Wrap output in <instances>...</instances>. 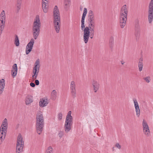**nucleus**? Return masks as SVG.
I'll use <instances>...</instances> for the list:
<instances>
[{"label":"nucleus","instance_id":"nucleus-36","mask_svg":"<svg viewBox=\"0 0 153 153\" xmlns=\"http://www.w3.org/2000/svg\"><path fill=\"white\" fill-rule=\"evenodd\" d=\"M144 80H145L147 82L149 83L150 82L151 80L150 77L149 76H148L143 78Z\"/></svg>","mask_w":153,"mask_h":153},{"label":"nucleus","instance_id":"nucleus-23","mask_svg":"<svg viewBox=\"0 0 153 153\" xmlns=\"http://www.w3.org/2000/svg\"><path fill=\"white\" fill-rule=\"evenodd\" d=\"M36 125V130L37 132L39 134H40L43 130V128L44 127V125Z\"/></svg>","mask_w":153,"mask_h":153},{"label":"nucleus","instance_id":"nucleus-54","mask_svg":"<svg viewBox=\"0 0 153 153\" xmlns=\"http://www.w3.org/2000/svg\"><path fill=\"white\" fill-rule=\"evenodd\" d=\"M120 62H121V64H122V65L124 64L125 63V62L124 61H120Z\"/></svg>","mask_w":153,"mask_h":153},{"label":"nucleus","instance_id":"nucleus-29","mask_svg":"<svg viewBox=\"0 0 153 153\" xmlns=\"http://www.w3.org/2000/svg\"><path fill=\"white\" fill-rule=\"evenodd\" d=\"M72 125H65L64 129L66 132H69L71 129Z\"/></svg>","mask_w":153,"mask_h":153},{"label":"nucleus","instance_id":"nucleus-50","mask_svg":"<svg viewBox=\"0 0 153 153\" xmlns=\"http://www.w3.org/2000/svg\"><path fill=\"white\" fill-rule=\"evenodd\" d=\"M30 86L32 87H34L35 86V84L33 82H31L30 83Z\"/></svg>","mask_w":153,"mask_h":153},{"label":"nucleus","instance_id":"nucleus-41","mask_svg":"<svg viewBox=\"0 0 153 153\" xmlns=\"http://www.w3.org/2000/svg\"><path fill=\"white\" fill-rule=\"evenodd\" d=\"M38 73H33L34 74L32 76L33 78V79H36L37 78V77L38 76Z\"/></svg>","mask_w":153,"mask_h":153},{"label":"nucleus","instance_id":"nucleus-43","mask_svg":"<svg viewBox=\"0 0 153 153\" xmlns=\"http://www.w3.org/2000/svg\"><path fill=\"white\" fill-rule=\"evenodd\" d=\"M21 5H16L17 13H18L21 8Z\"/></svg>","mask_w":153,"mask_h":153},{"label":"nucleus","instance_id":"nucleus-47","mask_svg":"<svg viewBox=\"0 0 153 153\" xmlns=\"http://www.w3.org/2000/svg\"><path fill=\"white\" fill-rule=\"evenodd\" d=\"M71 111H69L67 115L66 116V117H67V118H68V117H72L71 115Z\"/></svg>","mask_w":153,"mask_h":153},{"label":"nucleus","instance_id":"nucleus-25","mask_svg":"<svg viewBox=\"0 0 153 153\" xmlns=\"http://www.w3.org/2000/svg\"><path fill=\"white\" fill-rule=\"evenodd\" d=\"M72 123V117H71L68 118L66 117L65 123V124H71Z\"/></svg>","mask_w":153,"mask_h":153},{"label":"nucleus","instance_id":"nucleus-19","mask_svg":"<svg viewBox=\"0 0 153 153\" xmlns=\"http://www.w3.org/2000/svg\"><path fill=\"white\" fill-rule=\"evenodd\" d=\"M5 16L4 11H2L0 15V21L1 22V24H4L5 22Z\"/></svg>","mask_w":153,"mask_h":153},{"label":"nucleus","instance_id":"nucleus-30","mask_svg":"<svg viewBox=\"0 0 153 153\" xmlns=\"http://www.w3.org/2000/svg\"><path fill=\"white\" fill-rule=\"evenodd\" d=\"M86 28H88L90 31V34H91L94 35V28H91V27H86L83 30H85Z\"/></svg>","mask_w":153,"mask_h":153},{"label":"nucleus","instance_id":"nucleus-27","mask_svg":"<svg viewBox=\"0 0 153 153\" xmlns=\"http://www.w3.org/2000/svg\"><path fill=\"white\" fill-rule=\"evenodd\" d=\"M14 44L16 46H18L19 45V38L17 35H16L14 40Z\"/></svg>","mask_w":153,"mask_h":153},{"label":"nucleus","instance_id":"nucleus-9","mask_svg":"<svg viewBox=\"0 0 153 153\" xmlns=\"http://www.w3.org/2000/svg\"><path fill=\"white\" fill-rule=\"evenodd\" d=\"M36 124H44V119L42 114H38L36 116Z\"/></svg>","mask_w":153,"mask_h":153},{"label":"nucleus","instance_id":"nucleus-44","mask_svg":"<svg viewBox=\"0 0 153 153\" xmlns=\"http://www.w3.org/2000/svg\"><path fill=\"white\" fill-rule=\"evenodd\" d=\"M1 124H7V121L6 118H5L4 119Z\"/></svg>","mask_w":153,"mask_h":153},{"label":"nucleus","instance_id":"nucleus-21","mask_svg":"<svg viewBox=\"0 0 153 153\" xmlns=\"http://www.w3.org/2000/svg\"><path fill=\"white\" fill-rule=\"evenodd\" d=\"M140 34V28H135L134 35L136 40L139 39Z\"/></svg>","mask_w":153,"mask_h":153},{"label":"nucleus","instance_id":"nucleus-46","mask_svg":"<svg viewBox=\"0 0 153 153\" xmlns=\"http://www.w3.org/2000/svg\"><path fill=\"white\" fill-rule=\"evenodd\" d=\"M22 0H17L16 5H21Z\"/></svg>","mask_w":153,"mask_h":153},{"label":"nucleus","instance_id":"nucleus-32","mask_svg":"<svg viewBox=\"0 0 153 153\" xmlns=\"http://www.w3.org/2000/svg\"><path fill=\"white\" fill-rule=\"evenodd\" d=\"M114 40L113 38H111L109 40V45L111 48H112L113 46Z\"/></svg>","mask_w":153,"mask_h":153},{"label":"nucleus","instance_id":"nucleus-12","mask_svg":"<svg viewBox=\"0 0 153 153\" xmlns=\"http://www.w3.org/2000/svg\"><path fill=\"white\" fill-rule=\"evenodd\" d=\"M17 67L16 64H14L12 67L11 70V75L13 78L15 77L16 75L17 72Z\"/></svg>","mask_w":153,"mask_h":153},{"label":"nucleus","instance_id":"nucleus-57","mask_svg":"<svg viewBox=\"0 0 153 153\" xmlns=\"http://www.w3.org/2000/svg\"><path fill=\"white\" fill-rule=\"evenodd\" d=\"M80 10H82V8H80Z\"/></svg>","mask_w":153,"mask_h":153},{"label":"nucleus","instance_id":"nucleus-42","mask_svg":"<svg viewBox=\"0 0 153 153\" xmlns=\"http://www.w3.org/2000/svg\"><path fill=\"white\" fill-rule=\"evenodd\" d=\"M63 134V132L62 131H59V133L58 134V135L60 138L62 137Z\"/></svg>","mask_w":153,"mask_h":153},{"label":"nucleus","instance_id":"nucleus-3","mask_svg":"<svg viewBox=\"0 0 153 153\" xmlns=\"http://www.w3.org/2000/svg\"><path fill=\"white\" fill-rule=\"evenodd\" d=\"M126 5H124L121 8L119 17L120 25L121 28H123L126 25L127 15Z\"/></svg>","mask_w":153,"mask_h":153},{"label":"nucleus","instance_id":"nucleus-11","mask_svg":"<svg viewBox=\"0 0 153 153\" xmlns=\"http://www.w3.org/2000/svg\"><path fill=\"white\" fill-rule=\"evenodd\" d=\"M133 101L136 113V114L137 116L138 117H139L140 116V110L139 108V105L136 99H134Z\"/></svg>","mask_w":153,"mask_h":153},{"label":"nucleus","instance_id":"nucleus-31","mask_svg":"<svg viewBox=\"0 0 153 153\" xmlns=\"http://www.w3.org/2000/svg\"><path fill=\"white\" fill-rule=\"evenodd\" d=\"M45 153H53V149L51 146H49L48 148Z\"/></svg>","mask_w":153,"mask_h":153},{"label":"nucleus","instance_id":"nucleus-39","mask_svg":"<svg viewBox=\"0 0 153 153\" xmlns=\"http://www.w3.org/2000/svg\"><path fill=\"white\" fill-rule=\"evenodd\" d=\"M71 95L72 97L74 98H75L76 97V92H71Z\"/></svg>","mask_w":153,"mask_h":153},{"label":"nucleus","instance_id":"nucleus-13","mask_svg":"<svg viewBox=\"0 0 153 153\" xmlns=\"http://www.w3.org/2000/svg\"><path fill=\"white\" fill-rule=\"evenodd\" d=\"M48 1L46 2H45L44 1H42V9L44 12L46 13L48 10Z\"/></svg>","mask_w":153,"mask_h":153},{"label":"nucleus","instance_id":"nucleus-40","mask_svg":"<svg viewBox=\"0 0 153 153\" xmlns=\"http://www.w3.org/2000/svg\"><path fill=\"white\" fill-rule=\"evenodd\" d=\"M5 137L4 136H1L0 135V145L1 144L2 141L4 140Z\"/></svg>","mask_w":153,"mask_h":153},{"label":"nucleus","instance_id":"nucleus-52","mask_svg":"<svg viewBox=\"0 0 153 153\" xmlns=\"http://www.w3.org/2000/svg\"><path fill=\"white\" fill-rule=\"evenodd\" d=\"M142 124H147L146 122L144 120H143Z\"/></svg>","mask_w":153,"mask_h":153},{"label":"nucleus","instance_id":"nucleus-28","mask_svg":"<svg viewBox=\"0 0 153 153\" xmlns=\"http://www.w3.org/2000/svg\"><path fill=\"white\" fill-rule=\"evenodd\" d=\"M8 125H1L0 128V131L2 132H7Z\"/></svg>","mask_w":153,"mask_h":153},{"label":"nucleus","instance_id":"nucleus-49","mask_svg":"<svg viewBox=\"0 0 153 153\" xmlns=\"http://www.w3.org/2000/svg\"><path fill=\"white\" fill-rule=\"evenodd\" d=\"M115 146L119 149H120L121 148L120 145L118 143H117L115 145Z\"/></svg>","mask_w":153,"mask_h":153},{"label":"nucleus","instance_id":"nucleus-55","mask_svg":"<svg viewBox=\"0 0 153 153\" xmlns=\"http://www.w3.org/2000/svg\"><path fill=\"white\" fill-rule=\"evenodd\" d=\"M112 150L113 151H114V147H113L112 148Z\"/></svg>","mask_w":153,"mask_h":153},{"label":"nucleus","instance_id":"nucleus-6","mask_svg":"<svg viewBox=\"0 0 153 153\" xmlns=\"http://www.w3.org/2000/svg\"><path fill=\"white\" fill-rule=\"evenodd\" d=\"M34 43V40L32 39L30 42L28 43L26 47L25 52L26 54H28L31 51Z\"/></svg>","mask_w":153,"mask_h":153},{"label":"nucleus","instance_id":"nucleus-10","mask_svg":"<svg viewBox=\"0 0 153 153\" xmlns=\"http://www.w3.org/2000/svg\"><path fill=\"white\" fill-rule=\"evenodd\" d=\"M92 84L94 92L95 93L97 92L99 88L100 84L96 80H93Z\"/></svg>","mask_w":153,"mask_h":153},{"label":"nucleus","instance_id":"nucleus-1","mask_svg":"<svg viewBox=\"0 0 153 153\" xmlns=\"http://www.w3.org/2000/svg\"><path fill=\"white\" fill-rule=\"evenodd\" d=\"M53 17L54 27L57 33H59L60 27V21L59 11L57 6H55L53 11Z\"/></svg>","mask_w":153,"mask_h":153},{"label":"nucleus","instance_id":"nucleus-35","mask_svg":"<svg viewBox=\"0 0 153 153\" xmlns=\"http://www.w3.org/2000/svg\"><path fill=\"white\" fill-rule=\"evenodd\" d=\"M73 88H76V85L74 81L71 82L70 85V89Z\"/></svg>","mask_w":153,"mask_h":153},{"label":"nucleus","instance_id":"nucleus-26","mask_svg":"<svg viewBox=\"0 0 153 153\" xmlns=\"http://www.w3.org/2000/svg\"><path fill=\"white\" fill-rule=\"evenodd\" d=\"M57 97L56 92L55 90H53L51 93V98L54 100Z\"/></svg>","mask_w":153,"mask_h":153},{"label":"nucleus","instance_id":"nucleus-51","mask_svg":"<svg viewBox=\"0 0 153 153\" xmlns=\"http://www.w3.org/2000/svg\"><path fill=\"white\" fill-rule=\"evenodd\" d=\"M71 92L76 91V88L70 89Z\"/></svg>","mask_w":153,"mask_h":153},{"label":"nucleus","instance_id":"nucleus-45","mask_svg":"<svg viewBox=\"0 0 153 153\" xmlns=\"http://www.w3.org/2000/svg\"><path fill=\"white\" fill-rule=\"evenodd\" d=\"M6 134V132L2 131H0V135H1V136H5Z\"/></svg>","mask_w":153,"mask_h":153},{"label":"nucleus","instance_id":"nucleus-48","mask_svg":"<svg viewBox=\"0 0 153 153\" xmlns=\"http://www.w3.org/2000/svg\"><path fill=\"white\" fill-rule=\"evenodd\" d=\"M35 82L36 85H39V81L37 79L35 80Z\"/></svg>","mask_w":153,"mask_h":153},{"label":"nucleus","instance_id":"nucleus-2","mask_svg":"<svg viewBox=\"0 0 153 153\" xmlns=\"http://www.w3.org/2000/svg\"><path fill=\"white\" fill-rule=\"evenodd\" d=\"M41 23L38 16H36L32 27V32L34 38L36 39L39 36L40 31Z\"/></svg>","mask_w":153,"mask_h":153},{"label":"nucleus","instance_id":"nucleus-18","mask_svg":"<svg viewBox=\"0 0 153 153\" xmlns=\"http://www.w3.org/2000/svg\"><path fill=\"white\" fill-rule=\"evenodd\" d=\"M88 16L89 17V22H95L94 13L92 10H90L89 11Z\"/></svg>","mask_w":153,"mask_h":153},{"label":"nucleus","instance_id":"nucleus-15","mask_svg":"<svg viewBox=\"0 0 153 153\" xmlns=\"http://www.w3.org/2000/svg\"><path fill=\"white\" fill-rule=\"evenodd\" d=\"M5 85V82L4 79H2L0 80V94H1L4 91Z\"/></svg>","mask_w":153,"mask_h":153},{"label":"nucleus","instance_id":"nucleus-34","mask_svg":"<svg viewBox=\"0 0 153 153\" xmlns=\"http://www.w3.org/2000/svg\"><path fill=\"white\" fill-rule=\"evenodd\" d=\"M135 28H140V27L139 25V21L138 19H137L135 20Z\"/></svg>","mask_w":153,"mask_h":153},{"label":"nucleus","instance_id":"nucleus-53","mask_svg":"<svg viewBox=\"0 0 153 153\" xmlns=\"http://www.w3.org/2000/svg\"><path fill=\"white\" fill-rule=\"evenodd\" d=\"M139 60V62H143V59L142 57H140V58Z\"/></svg>","mask_w":153,"mask_h":153},{"label":"nucleus","instance_id":"nucleus-33","mask_svg":"<svg viewBox=\"0 0 153 153\" xmlns=\"http://www.w3.org/2000/svg\"><path fill=\"white\" fill-rule=\"evenodd\" d=\"M143 67V62H138V68L139 70L140 71H141L142 70V68Z\"/></svg>","mask_w":153,"mask_h":153},{"label":"nucleus","instance_id":"nucleus-17","mask_svg":"<svg viewBox=\"0 0 153 153\" xmlns=\"http://www.w3.org/2000/svg\"><path fill=\"white\" fill-rule=\"evenodd\" d=\"M143 131L145 134L149 135L150 133V131L148 125H143Z\"/></svg>","mask_w":153,"mask_h":153},{"label":"nucleus","instance_id":"nucleus-38","mask_svg":"<svg viewBox=\"0 0 153 153\" xmlns=\"http://www.w3.org/2000/svg\"><path fill=\"white\" fill-rule=\"evenodd\" d=\"M89 27H91V28H94L95 27V22H89Z\"/></svg>","mask_w":153,"mask_h":153},{"label":"nucleus","instance_id":"nucleus-22","mask_svg":"<svg viewBox=\"0 0 153 153\" xmlns=\"http://www.w3.org/2000/svg\"><path fill=\"white\" fill-rule=\"evenodd\" d=\"M23 145L16 144V153H21L23 151Z\"/></svg>","mask_w":153,"mask_h":153},{"label":"nucleus","instance_id":"nucleus-20","mask_svg":"<svg viewBox=\"0 0 153 153\" xmlns=\"http://www.w3.org/2000/svg\"><path fill=\"white\" fill-rule=\"evenodd\" d=\"M48 103V100L47 99H42L40 100L39 102V106L42 107L46 106Z\"/></svg>","mask_w":153,"mask_h":153},{"label":"nucleus","instance_id":"nucleus-37","mask_svg":"<svg viewBox=\"0 0 153 153\" xmlns=\"http://www.w3.org/2000/svg\"><path fill=\"white\" fill-rule=\"evenodd\" d=\"M62 114L61 112L59 113L58 115V118L59 120L62 119Z\"/></svg>","mask_w":153,"mask_h":153},{"label":"nucleus","instance_id":"nucleus-7","mask_svg":"<svg viewBox=\"0 0 153 153\" xmlns=\"http://www.w3.org/2000/svg\"><path fill=\"white\" fill-rule=\"evenodd\" d=\"M87 13V10L86 8H84V11L82 15V17L81 22V28L82 30H84V29L85 28V19L86 15Z\"/></svg>","mask_w":153,"mask_h":153},{"label":"nucleus","instance_id":"nucleus-4","mask_svg":"<svg viewBox=\"0 0 153 153\" xmlns=\"http://www.w3.org/2000/svg\"><path fill=\"white\" fill-rule=\"evenodd\" d=\"M148 20L149 24H151L153 21V0H151L148 6Z\"/></svg>","mask_w":153,"mask_h":153},{"label":"nucleus","instance_id":"nucleus-16","mask_svg":"<svg viewBox=\"0 0 153 153\" xmlns=\"http://www.w3.org/2000/svg\"><path fill=\"white\" fill-rule=\"evenodd\" d=\"M21 144L23 145H24V141L21 134L19 133L17 137L16 144L21 145Z\"/></svg>","mask_w":153,"mask_h":153},{"label":"nucleus","instance_id":"nucleus-8","mask_svg":"<svg viewBox=\"0 0 153 153\" xmlns=\"http://www.w3.org/2000/svg\"><path fill=\"white\" fill-rule=\"evenodd\" d=\"M40 68V62L39 59H38L35 63L33 73H39Z\"/></svg>","mask_w":153,"mask_h":153},{"label":"nucleus","instance_id":"nucleus-5","mask_svg":"<svg viewBox=\"0 0 153 153\" xmlns=\"http://www.w3.org/2000/svg\"><path fill=\"white\" fill-rule=\"evenodd\" d=\"M94 35L90 34V31L88 28H86L83 30V40L84 42L86 44L88 43L89 37L92 39Z\"/></svg>","mask_w":153,"mask_h":153},{"label":"nucleus","instance_id":"nucleus-14","mask_svg":"<svg viewBox=\"0 0 153 153\" xmlns=\"http://www.w3.org/2000/svg\"><path fill=\"white\" fill-rule=\"evenodd\" d=\"M33 97L30 95H27L25 99V104L27 105H29L33 102Z\"/></svg>","mask_w":153,"mask_h":153},{"label":"nucleus","instance_id":"nucleus-56","mask_svg":"<svg viewBox=\"0 0 153 153\" xmlns=\"http://www.w3.org/2000/svg\"><path fill=\"white\" fill-rule=\"evenodd\" d=\"M44 0L46 1H47L48 0ZM42 1H43V0H42Z\"/></svg>","mask_w":153,"mask_h":153},{"label":"nucleus","instance_id":"nucleus-24","mask_svg":"<svg viewBox=\"0 0 153 153\" xmlns=\"http://www.w3.org/2000/svg\"><path fill=\"white\" fill-rule=\"evenodd\" d=\"M71 3L70 0H64V7L66 10H67L69 8Z\"/></svg>","mask_w":153,"mask_h":153}]
</instances>
